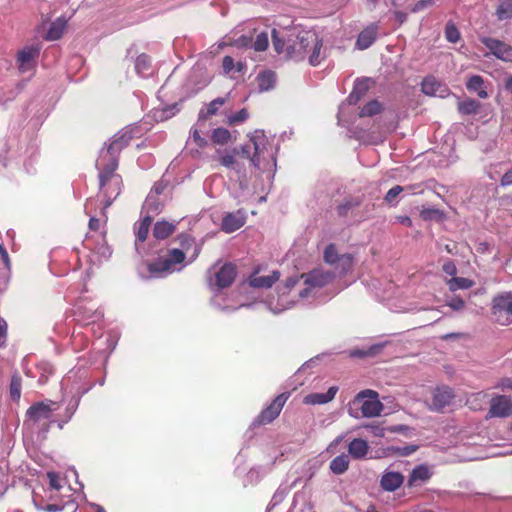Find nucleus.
Returning <instances> with one entry per match:
<instances>
[{"mask_svg": "<svg viewBox=\"0 0 512 512\" xmlns=\"http://www.w3.org/2000/svg\"><path fill=\"white\" fill-rule=\"evenodd\" d=\"M178 239L180 241V244L181 246L184 248V249H188L191 245V242L193 241V239L191 238L190 235L186 234V233H182L178 236Z\"/></svg>", "mask_w": 512, "mask_h": 512, "instance_id": "nucleus-58", "label": "nucleus"}, {"mask_svg": "<svg viewBox=\"0 0 512 512\" xmlns=\"http://www.w3.org/2000/svg\"><path fill=\"white\" fill-rule=\"evenodd\" d=\"M442 270L446 275L451 276V278L455 277L457 274V267L452 260L445 261L442 265Z\"/></svg>", "mask_w": 512, "mask_h": 512, "instance_id": "nucleus-51", "label": "nucleus"}, {"mask_svg": "<svg viewBox=\"0 0 512 512\" xmlns=\"http://www.w3.org/2000/svg\"><path fill=\"white\" fill-rule=\"evenodd\" d=\"M480 41L484 44L496 58L512 62V46L495 38L481 37Z\"/></svg>", "mask_w": 512, "mask_h": 512, "instance_id": "nucleus-10", "label": "nucleus"}, {"mask_svg": "<svg viewBox=\"0 0 512 512\" xmlns=\"http://www.w3.org/2000/svg\"><path fill=\"white\" fill-rule=\"evenodd\" d=\"M235 67L234 59L231 56H225L222 60V68L226 74H229Z\"/></svg>", "mask_w": 512, "mask_h": 512, "instance_id": "nucleus-57", "label": "nucleus"}, {"mask_svg": "<svg viewBox=\"0 0 512 512\" xmlns=\"http://www.w3.org/2000/svg\"><path fill=\"white\" fill-rule=\"evenodd\" d=\"M484 80L479 75H473L471 76L467 83L466 87L469 91L477 92L478 96L481 99H486L488 97L487 91L483 88Z\"/></svg>", "mask_w": 512, "mask_h": 512, "instance_id": "nucleus-30", "label": "nucleus"}, {"mask_svg": "<svg viewBox=\"0 0 512 512\" xmlns=\"http://www.w3.org/2000/svg\"><path fill=\"white\" fill-rule=\"evenodd\" d=\"M445 37L451 43H456L460 39V32L453 23H448L446 25Z\"/></svg>", "mask_w": 512, "mask_h": 512, "instance_id": "nucleus-47", "label": "nucleus"}, {"mask_svg": "<svg viewBox=\"0 0 512 512\" xmlns=\"http://www.w3.org/2000/svg\"><path fill=\"white\" fill-rule=\"evenodd\" d=\"M432 475L433 473L427 465H418L411 471L407 486L410 488L421 486L423 483L427 482Z\"/></svg>", "mask_w": 512, "mask_h": 512, "instance_id": "nucleus-15", "label": "nucleus"}, {"mask_svg": "<svg viewBox=\"0 0 512 512\" xmlns=\"http://www.w3.org/2000/svg\"><path fill=\"white\" fill-rule=\"evenodd\" d=\"M340 257L341 255L338 254L335 244L331 243L326 246L323 253V258L327 264L335 265L337 262H339Z\"/></svg>", "mask_w": 512, "mask_h": 512, "instance_id": "nucleus-40", "label": "nucleus"}, {"mask_svg": "<svg viewBox=\"0 0 512 512\" xmlns=\"http://www.w3.org/2000/svg\"><path fill=\"white\" fill-rule=\"evenodd\" d=\"M47 477L49 479V486L54 490H60L62 488V479L56 472H48Z\"/></svg>", "mask_w": 512, "mask_h": 512, "instance_id": "nucleus-49", "label": "nucleus"}, {"mask_svg": "<svg viewBox=\"0 0 512 512\" xmlns=\"http://www.w3.org/2000/svg\"><path fill=\"white\" fill-rule=\"evenodd\" d=\"M368 443L361 439L355 438L348 445V452L354 459H361L368 453Z\"/></svg>", "mask_w": 512, "mask_h": 512, "instance_id": "nucleus-25", "label": "nucleus"}, {"mask_svg": "<svg viewBox=\"0 0 512 512\" xmlns=\"http://www.w3.org/2000/svg\"><path fill=\"white\" fill-rule=\"evenodd\" d=\"M382 110L383 106L378 100H371L363 106L359 112V117H371L381 113Z\"/></svg>", "mask_w": 512, "mask_h": 512, "instance_id": "nucleus-36", "label": "nucleus"}, {"mask_svg": "<svg viewBox=\"0 0 512 512\" xmlns=\"http://www.w3.org/2000/svg\"><path fill=\"white\" fill-rule=\"evenodd\" d=\"M22 379L19 374H14L10 382V395L15 401H18L21 397Z\"/></svg>", "mask_w": 512, "mask_h": 512, "instance_id": "nucleus-41", "label": "nucleus"}, {"mask_svg": "<svg viewBox=\"0 0 512 512\" xmlns=\"http://www.w3.org/2000/svg\"><path fill=\"white\" fill-rule=\"evenodd\" d=\"M280 278L279 271H273L267 276H258L256 273L249 277V285L253 288H271Z\"/></svg>", "mask_w": 512, "mask_h": 512, "instance_id": "nucleus-19", "label": "nucleus"}, {"mask_svg": "<svg viewBox=\"0 0 512 512\" xmlns=\"http://www.w3.org/2000/svg\"><path fill=\"white\" fill-rule=\"evenodd\" d=\"M435 4L434 0H419L417 1L411 9V12L417 13L419 11L424 10L427 7H431Z\"/></svg>", "mask_w": 512, "mask_h": 512, "instance_id": "nucleus-54", "label": "nucleus"}, {"mask_svg": "<svg viewBox=\"0 0 512 512\" xmlns=\"http://www.w3.org/2000/svg\"><path fill=\"white\" fill-rule=\"evenodd\" d=\"M40 49L39 45H31L24 47L17 53L16 60L18 63V69L21 73L33 68V63L38 58Z\"/></svg>", "mask_w": 512, "mask_h": 512, "instance_id": "nucleus-11", "label": "nucleus"}, {"mask_svg": "<svg viewBox=\"0 0 512 512\" xmlns=\"http://www.w3.org/2000/svg\"><path fill=\"white\" fill-rule=\"evenodd\" d=\"M251 149H252V146H251V143L249 144H246L244 146L241 147V154L243 157L245 158H249L251 160Z\"/></svg>", "mask_w": 512, "mask_h": 512, "instance_id": "nucleus-63", "label": "nucleus"}, {"mask_svg": "<svg viewBox=\"0 0 512 512\" xmlns=\"http://www.w3.org/2000/svg\"><path fill=\"white\" fill-rule=\"evenodd\" d=\"M502 186L512 185V168L508 170L501 178Z\"/></svg>", "mask_w": 512, "mask_h": 512, "instance_id": "nucleus-60", "label": "nucleus"}, {"mask_svg": "<svg viewBox=\"0 0 512 512\" xmlns=\"http://www.w3.org/2000/svg\"><path fill=\"white\" fill-rule=\"evenodd\" d=\"M447 306H449L451 309L455 311H460L464 309L465 302L462 298L455 296L447 302Z\"/></svg>", "mask_w": 512, "mask_h": 512, "instance_id": "nucleus-52", "label": "nucleus"}, {"mask_svg": "<svg viewBox=\"0 0 512 512\" xmlns=\"http://www.w3.org/2000/svg\"><path fill=\"white\" fill-rule=\"evenodd\" d=\"M492 314L500 325L512 324V293H505L493 298Z\"/></svg>", "mask_w": 512, "mask_h": 512, "instance_id": "nucleus-5", "label": "nucleus"}, {"mask_svg": "<svg viewBox=\"0 0 512 512\" xmlns=\"http://www.w3.org/2000/svg\"><path fill=\"white\" fill-rule=\"evenodd\" d=\"M361 201L357 198H352V197H349V198H346L344 199V201L339 204L336 208L337 210V214L340 216V217H346L349 213L350 210L358 207L360 205Z\"/></svg>", "mask_w": 512, "mask_h": 512, "instance_id": "nucleus-37", "label": "nucleus"}, {"mask_svg": "<svg viewBox=\"0 0 512 512\" xmlns=\"http://www.w3.org/2000/svg\"><path fill=\"white\" fill-rule=\"evenodd\" d=\"M304 41L310 43V53L308 54L309 63L316 66L320 63V52L322 49V39L317 34H306Z\"/></svg>", "mask_w": 512, "mask_h": 512, "instance_id": "nucleus-18", "label": "nucleus"}, {"mask_svg": "<svg viewBox=\"0 0 512 512\" xmlns=\"http://www.w3.org/2000/svg\"><path fill=\"white\" fill-rule=\"evenodd\" d=\"M488 395L487 393L480 391L472 393L466 400V405L473 411H479L483 408Z\"/></svg>", "mask_w": 512, "mask_h": 512, "instance_id": "nucleus-34", "label": "nucleus"}, {"mask_svg": "<svg viewBox=\"0 0 512 512\" xmlns=\"http://www.w3.org/2000/svg\"><path fill=\"white\" fill-rule=\"evenodd\" d=\"M191 136L194 141V143L199 148H204L207 145V140L203 137H201L200 132L197 128H194L191 130Z\"/></svg>", "mask_w": 512, "mask_h": 512, "instance_id": "nucleus-53", "label": "nucleus"}, {"mask_svg": "<svg viewBox=\"0 0 512 512\" xmlns=\"http://www.w3.org/2000/svg\"><path fill=\"white\" fill-rule=\"evenodd\" d=\"M245 224L244 215L238 211L236 213L227 214L221 224V228L226 233H232L240 229Z\"/></svg>", "mask_w": 512, "mask_h": 512, "instance_id": "nucleus-20", "label": "nucleus"}, {"mask_svg": "<svg viewBox=\"0 0 512 512\" xmlns=\"http://www.w3.org/2000/svg\"><path fill=\"white\" fill-rule=\"evenodd\" d=\"M301 278H305V284L310 287H323L329 281V275L320 271H313L307 275H302Z\"/></svg>", "mask_w": 512, "mask_h": 512, "instance_id": "nucleus-28", "label": "nucleus"}, {"mask_svg": "<svg viewBox=\"0 0 512 512\" xmlns=\"http://www.w3.org/2000/svg\"><path fill=\"white\" fill-rule=\"evenodd\" d=\"M228 101V97H218L214 100H212L208 106L207 109H201L199 112V120H207L211 118L212 116L216 115L219 109L225 105Z\"/></svg>", "mask_w": 512, "mask_h": 512, "instance_id": "nucleus-24", "label": "nucleus"}, {"mask_svg": "<svg viewBox=\"0 0 512 512\" xmlns=\"http://www.w3.org/2000/svg\"><path fill=\"white\" fill-rule=\"evenodd\" d=\"M338 391L336 386L330 387L325 393H310L303 398L306 405L326 404L335 398Z\"/></svg>", "mask_w": 512, "mask_h": 512, "instance_id": "nucleus-17", "label": "nucleus"}, {"mask_svg": "<svg viewBox=\"0 0 512 512\" xmlns=\"http://www.w3.org/2000/svg\"><path fill=\"white\" fill-rule=\"evenodd\" d=\"M152 224V217L151 216H145L139 223L138 227H137V230H136V239L137 241L139 242H145L147 237H148V234H149V230H150V226Z\"/></svg>", "mask_w": 512, "mask_h": 512, "instance_id": "nucleus-35", "label": "nucleus"}, {"mask_svg": "<svg viewBox=\"0 0 512 512\" xmlns=\"http://www.w3.org/2000/svg\"><path fill=\"white\" fill-rule=\"evenodd\" d=\"M211 139L214 143L224 145L227 144L231 139V133L226 128H215L212 131Z\"/></svg>", "mask_w": 512, "mask_h": 512, "instance_id": "nucleus-39", "label": "nucleus"}, {"mask_svg": "<svg viewBox=\"0 0 512 512\" xmlns=\"http://www.w3.org/2000/svg\"><path fill=\"white\" fill-rule=\"evenodd\" d=\"M396 218L399 223L406 225L408 227L412 226V220L409 216L403 215V216H397Z\"/></svg>", "mask_w": 512, "mask_h": 512, "instance_id": "nucleus-64", "label": "nucleus"}, {"mask_svg": "<svg viewBox=\"0 0 512 512\" xmlns=\"http://www.w3.org/2000/svg\"><path fill=\"white\" fill-rule=\"evenodd\" d=\"M234 45L238 48L252 47V38L246 35H242L235 40Z\"/></svg>", "mask_w": 512, "mask_h": 512, "instance_id": "nucleus-56", "label": "nucleus"}, {"mask_svg": "<svg viewBox=\"0 0 512 512\" xmlns=\"http://www.w3.org/2000/svg\"><path fill=\"white\" fill-rule=\"evenodd\" d=\"M7 337V324L6 322H0V347L5 345Z\"/></svg>", "mask_w": 512, "mask_h": 512, "instance_id": "nucleus-59", "label": "nucleus"}, {"mask_svg": "<svg viewBox=\"0 0 512 512\" xmlns=\"http://www.w3.org/2000/svg\"><path fill=\"white\" fill-rule=\"evenodd\" d=\"M236 276H237L236 265L231 263V262L225 263L215 273L214 285L218 289L228 288V287H230L233 284V282L235 281Z\"/></svg>", "mask_w": 512, "mask_h": 512, "instance_id": "nucleus-12", "label": "nucleus"}, {"mask_svg": "<svg viewBox=\"0 0 512 512\" xmlns=\"http://www.w3.org/2000/svg\"><path fill=\"white\" fill-rule=\"evenodd\" d=\"M185 259L186 254L184 250L177 248L167 249L163 254H159L155 260L148 263L147 268L154 275L170 274L180 270L177 265L183 264Z\"/></svg>", "mask_w": 512, "mask_h": 512, "instance_id": "nucleus-3", "label": "nucleus"}, {"mask_svg": "<svg viewBox=\"0 0 512 512\" xmlns=\"http://www.w3.org/2000/svg\"><path fill=\"white\" fill-rule=\"evenodd\" d=\"M268 45V34L266 32L259 33L256 36L255 41L252 40V48L258 52L265 51L268 48Z\"/></svg>", "mask_w": 512, "mask_h": 512, "instance_id": "nucleus-44", "label": "nucleus"}, {"mask_svg": "<svg viewBox=\"0 0 512 512\" xmlns=\"http://www.w3.org/2000/svg\"><path fill=\"white\" fill-rule=\"evenodd\" d=\"M379 26L376 23H372L364 28L356 41V46L360 50H365L369 48L376 40L378 35Z\"/></svg>", "mask_w": 512, "mask_h": 512, "instance_id": "nucleus-16", "label": "nucleus"}, {"mask_svg": "<svg viewBox=\"0 0 512 512\" xmlns=\"http://www.w3.org/2000/svg\"><path fill=\"white\" fill-rule=\"evenodd\" d=\"M481 103L474 99L459 101L457 104L458 112L462 115H475L479 112Z\"/></svg>", "mask_w": 512, "mask_h": 512, "instance_id": "nucleus-31", "label": "nucleus"}, {"mask_svg": "<svg viewBox=\"0 0 512 512\" xmlns=\"http://www.w3.org/2000/svg\"><path fill=\"white\" fill-rule=\"evenodd\" d=\"M394 16L399 25H402L407 20V14L402 11H395Z\"/></svg>", "mask_w": 512, "mask_h": 512, "instance_id": "nucleus-62", "label": "nucleus"}, {"mask_svg": "<svg viewBox=\"0 0 512 512\" xmlns=\"http://www.w3.org/2000/svg\"><path fill=\"white\" fill-rule=\"evenodd\" d=\"M66 27V20L63 18H57L54 22L51 23L46 33L45 39L49 41H55L60 39L63 36Z\"/></svg>", "mask_w": 512, "mask_h": 512, "instance_id": "nucleus-26", "label": "nucleus"}, {"mask_svg": "<svg viewBox=\"0 0 512 512\" xmlns=\"http://www.w3.org/2000/svg\"><path fill=\"white\" fill-rule=\"evenodd\" d=\"M306 34H316L314 31H301L297 35V45L299 46L298 58H306L310 53V43L304 41Z\"/></svg>", "mask_w": 512, "mask_h": 512, "instance_id": "nucleus-38", "label": "nucleus"}, {"mask_svg": "<svg viewBox=\"0 0 512 512\" xmlns=\"http://www.w3.org/2000/svg\"><path fill=\"white\" fill-rule=\"evenodd\" d=\"M273 48L278 54H286V42L285 39L279 36V32L276 29L272 30L271 33Z\"/></svg>", "mask_w": 512, "mask_h": 512, "instance_id": "nucleus-43", "label": "nucleus"}, {"mask_svg": "<svg viewBox=\"0 0 512 512\" xmlns=\"http://www.w3.org/2000/svg\"><path fill=\"white\" fill-rule=\"evenodd\" d=\"M384 406L379 400L376 391L365 389L360 391L348 404V413L351 417L359 419L373 418L381 414Z\"/></svg>", "mask_w": 512, "mask_h": 512, "instance_id": "nucleus-2", "label": "nucleus"}, {"mask_svg": "<svg viewBox=\"0 0 512 512\" xmlns=\"http://www.w3.org/2000/svg\"><path fill=\"white\" fill-rule=\"evenodd\" d=\"M250 143L252 148L254 149V154L251 157V163L259 168L260 166V158L267 150V137L263 131H255L253 136L250 139Z\"/></svg>", "mask_w": 512, "mask_h": 512, "instance_id": "nucleus-13", "label": "nucleus"}, {"mask_svg": "<svg viewBox=\"0 0 512 512\" xmlns=\"http://www.w3.org/2000/svg\"><path fill=\"white\" fill-rule=\"evenodd\" d=\"M420 216L425 221H441L444 218V213L437 208H427L420 211Z\"/></svg>", "mask_w": 512, "mask_h": 512, "instance_id": "nucleus-42", "label": "nucleus"}, {"mask_svg": "<svg viewBox=\"0 0 512 512\" xmlns=\"http://www.w3.org/2000/svg\"><path fill=\"white\" fill-rule=\"evenodd\" d=\"M512 416V399L506 395L494 396L490 401V408L486 419L507 418Z\"/></svg>", "mask_w": 512, "mask_h": 512, "instance_id": "nucleus-9", "label": "nucleus"}, {"mask_svg": "<svg viewBox=\"0 0 512 512\" xmlns=\"http://www.w3.org/2000/svg\"><path fill=\"white\" fill-rule=\"evenodd\" d=\"M449 291L465 290L474 286L475 282L464 277H452L446 281Z\"/></svg>", "mask_w": 512, "mask_h": 512, "instance_id": "nucleus-32", "label": "nucleus"}, {"mask_svg": "<svg viewBox=\"0 0 512 512\" xmlns=\"http://www.w3.org/2000/svg\"><path fill=\"white\" fill-rule=\"evenodd\" d=\"M403 191V187L400 185H395L391 189L388 190V192L385 195V200L387 202H392L401 192Z\"/></svg>", "mask_w": 512, "mask_h": 512, "instance_id": "nucleus-55", "label": "nucleus"}, {"mask_svg": "<svg viewBox=\"0 0 512 512\" xmlns=\"http://www.w3.org/2000/svg\"><path fill=\"white\" fill-rule=\"evenodd\" d=\"M54 405L57 404L51 400L40 401L32 404L25 413L24 424L34 425L41 421L50 419L53 411L58 408L53 407Z\"/></svg>", "mask_w": 512, "mask_h": 512, "instance_id": "nucleus-6", "label": "nucleus"}, {"mask_svg": "<svg viewBox=\"0 0 512 512\" xmlns=\"http://www.w3.org/2000/svg\"><path fill=\"white\" fill-rule=\"evenodd\" d=\"M369 428L371 429L373 435L377 437H383L385 434L384 428L379 425H371Z\"/></svg>", "mask_w": 512, "mask_h": 512, "instance_id": "nucleus-61", "label": "nucleus"}, {"mask_svg": "<svg viewBox=\"0 0 512 512\" xmlns=\"http://www.w3.org/2000/svg\"><path fill=\"white\" fill-rule=\"evenodd\" d=\"M421 90L428 96L444 97L448 93L446 85L442 84L434 76H427L421 82Z\"/></svg>", "mask_w": 512, "mask_h": 512, "instance_id": "nucleus-14", "label": "nucleus"}, {"mask_svg": "<svg viewBox=\"0 0 512 512\" xmlns=\"http://www.w3.org/2000/svg\"><path fill=\"white\" fill-rule=\"evenodd\" d=\"M404 481V477L399 472H387L381 478V487L389 492L398 489Z\"/></svg>", "mask_w": 512, "mask_h": 512, "instance_id": "nucleus-21", "label": "nucleus"}, {"mask_svg": "<svg viewBox=\"0 0 512 512\" xmlns=\"http://www.w3.org/2000/svg\"><path fill=\"white\" fill-rule=\"evenodd\" d=\"M495 16L499 21L512 19V0H497Z\"/></svg>", "mask_w": 512, "mask_h": 512, "instance_id": "nucleus-29", "label": "nucleus"}, {"mask_svg": "<svg viewBox=\"0 0 512 512\" xmlns=\"http://www.w3.org/2000/svg\"><path fill=\"white\" fill-rule=\"evenodd\" d=\"M258 90L266 92L274 88L276 83V74L273 71H263L258 74L257 78Z\"/></svg>", "mask_w": 512, "mask_h": 512, "instance_id": "nucleus-23", "label": "nucleus"}, {"mask_svg": "<svg viewBox=\"0 0 512 512\" xmlns=\"http://www.w3.org/2000/svg\"><path fill=\"white\" fill-rule=\"evenodd\" d=\"M134 138V129L125 127L113 136L106 150H101L99 158L110 162L115 160L119 164V154Z\"/></svg>", "mask_w": 512, "mask_h": 512, "instance_id": "nucleus-4", "label": "nucleus"}, {"mask_svg": "<svg viewBox=\"0 0 512 512\" xmlns=\"http://www.w3.org/2000/svg\"><path fill=\"white\" fill-rule=\"evenodd\" d=\"M298 52L299 51V46L297 45V40L294 41V43L292 45H287L286 47V58L287 59H291V60H294V61H302L304 60L305 58H298Z\"/></svg>", "mask_w": 512, "mask_h": 512, "instance_id": "nucleus-48", "label": "nucleus"}, {"mask_svg": "<svg viewBox=\"0 0 512 512\" xmlns=\"http://www.w3.org/2000/svg\"><path fill=\"white\" fill-rule=\"evenodd\" d=\"M456 394L453 388L447 385L437 386L432 391L429 409L434 412L443 413L446 408L453 405Z\"/></svg>", "mask_w": 512, "mask_h": 512, "instance_id": "nucleus-7", "label": "nucleus"}, {"mask_svg": "<svg viewBox=\"0 0 512 512\" xmlns=\"http://www.w3.org/2000/svg\"><path fill=\"white\" fill-rule=\"evenodd\" d=\"M289 393H281L273 399V401L265 407L255 418L254 425L262 426L273 422L281 413Z\"/></svg>", "mask_w": 512, "mask_h": 512, "instance_id": "nucleus-8", "label": "nucleus"}, {"mask_svg": "<svg viewBox=\"0 0 512 512\" xmlns=\"http://www.w3.org/2000/svg\"><path fill=\"white\" fill-rule=\"evenodd\" d=\"M118 165L115 160L108 162L98 159L96 161V168L99 171V192L104 198L103 210L110 207L122 191L123 180L121 175L116 173Z\"/></svg>", "mask_w": 512, "mask_h": 512, "instance_id": "nucleus-1", "label": "nucleus"}, {"mask_svg": "<svg viewBox=\"0 0 512 512\" xmlns=\"http://www.w3.org/2000/svg\"><path fill=\"white\" fill-rule=\"evenodd\" d=\"M353 255L349 253L342 254L340 257L337 268H340L343 273H347L353 266Z\"/></svg>", "mask_w": 512, "mask_h": 512, "instance_id": "nucleus-46", "label": "nucleus"}, {"mask_svg": "<svg viewBox=\"0 0 512 512\" xmlns=\"http://www.w3.org/2000/svg\"><path fill=\"white\" fill-rule=\"evenodd\" d=\"M176 230V225L168 221H157L153 227V236L158 240L167 239Z\"/></svg>", "mask_w": 512, "mask_h": 512, "instance_id": "nucleus-22", "label": "nucleus"}, {"mask_svg": "<svg viewBox=\"0 0 512 512\" xmlns=\"http://www.w3.org/2000/svg\"><path fill=\"white\" fill-rule=\"evenodd\" d=\"M238 154V151L236 149H233L232 152H227L224 154H220L218 157V160L221 165L227 167V168H234V165L236 164V155Z\"/></svg>", "mask_w": 512, "mask_h": 512, "instance_id": "nucleus-45", "label": "nucleus"}, {"mask_svg": "<svg viewBox=\"0 0 512 512\" xmlns=\"http://www.w3.org/2000/svg\"><path fill=\"white\" fill-rule=\"evenodd\" d=\"M249 116V113L248 111L243 108L241 110H239L238 112H236L235 114L231 115L229 117V124L233 125V124H237V123H241L243 121H245Z\"/></svg>", "mask_w": 512, "mask_h": 512, "instance_id": "nucleus-50", "label": "nucleus"}, {"mask_svg": "<svg viewBox=\"0 0 512 512\" xmlns=\"http://www.w3.org/2000/svg\"><path fill=\"white\" fill-rule=\"evenodd\" d=\"M369 88V79L357 80L349 95V103L354 105L357 104L358 101L368 92Z\"/></svg>", "mask_w": 512, "mask_h": 512, "instance_id": "nucleus-27", "label": "nucleus"}, {"mask_svg": "<svg viewBox=\"0 0 512 512\" xmlns=\"http://www.w3.org/2000/svg\"><path fill=\"white\" fill-rule=\"evenodd\" d=\"M349 463H350L349 456L347 454H341V455L335 457L330 462V470L336 475H341L345 471H347V469L349 467Z\"/></svg>", "mask_w": 512, "mask_h": 512, "instance_id": "nucleus-33", "label": "nucleus"}]
</instances>
